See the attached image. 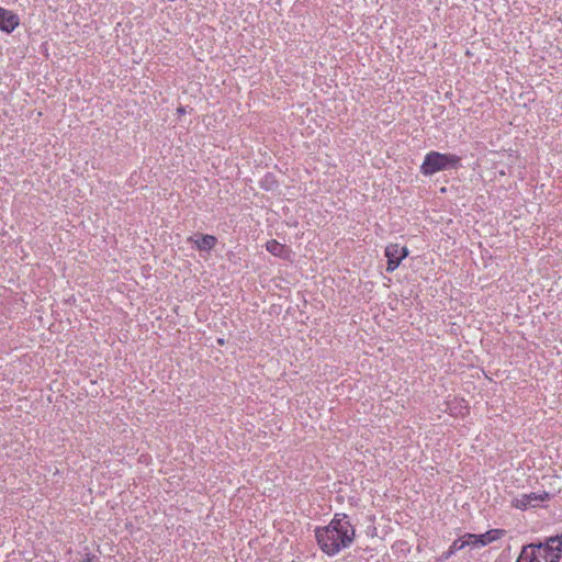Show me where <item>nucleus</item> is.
Masks as SVG:
<instances>
[{"label": "nucleus", "instance_id": "39448f33", "mask_svg": "<svg viewBox=\"0 0 562 562\" xmlns=\"http://www.w3.org/2000/svg\"><path fill=\"white\" fill-rule=\"evenodd\" d=\"M548 498H549V494L547 492H542V493L532 492L529 494H524L520 497L513 499V506L518 509L525 510L528 507H535L538 503L543 502Z\"/></svg>", "mask_w": 562, "mask_h": 562}, {"label": "nucleus", "instance_id": "4468645a", "mask_svg": "<svg viewBox=\"0 0 562 562\" xmlns=\"http://www.w3.org/2000/svg\"><path fill=\"white\" fill-rule=\"evenodd\" d=\"M178 112H179V113H184V109H183V108H179V109H178Z\"/></svg>", "mask_w": 562, "mask_h": 562}, {"label": "nucleus", "instance_id": "1a4fd4ad", "mask_svg": "<svg viewBox=\"0 0 562 562\" xmlns=\"http://www.w3.org/2000/svg\"><path fill=\"white\" fill-rule=\"evenodd\" d=\"M504 535L505 530L503 529H491L485 533L480 535L481 539H479V542H481V544L484 547L487 546L488 543H492L495 540L501 539Z\"/></svg>", "mask_w": 562, "mask_h": 562}, {"label": "nucleus", "instance_id": "7ed1b4c3", "mask_svg": "<svg viewBox=\"0 0 562 562\" xmlns=\"http://www.w3.org/2000/svg\"><path fill=\"white\" fill-rule=\"evenodd\" d=\"M516 562H557V555L548 557L542 543L525 546Z\"/></svg>", "mask_w": 562, "mask_h": 562}, {"label": "nucleus", "instance_id": "9d476101", "mask_svg": "<svg viewBox=\"0 0 562 562\" xmlns=\"http://www.w3.org/2000/svg\"><path fill=\"white\" fill-rule=\"evenodd\" d=\"M266 249L272 254L273 256L283 257L286 251L285 246L277 241L276 239H271L267 241Z\"/></svg>", "mask_w": 562, "mask_h": 562}, {"label": "nucleus", "instance_id": "ddd939ff", "mask_svg": "<svg viewBox=\"0 0 562 562\" xmlns=\"http://www.w3.org/2000/svg\"><path fill=\"white\" fill-rule=\"evenodd\" d=\"M453 553H450V549L442 553L441 560H448Z\"/></svg>", "mask_w": 562, "mask_h": 562}, {"label": "nucleus", "instance_id": "f257e3e1", "mask_svg": "<svg viewBox=\"0 0 562 562\" xmlns=\"http://www.w3.org/2000/svg\"><path fill=\"white\" fill-rule=\"evenodd\" d=\"M315 536L321 550L335 555L353 542L356 531L347 515L336 514L327 526L316 529Z\"/></svg>", "mask_w": 562, "mask_h": 562}, {"label": "nucleus", "instance_id": "6e6552de", "mask_svg": "<svg viewBox=\"0 0 562 562\" xmlns=\"http://www.w3.org/2000/svg\"><path fill=\"white\" fill-rule=\"evenodd\" d=\"M542 547L546 548L548 557L557 555L558 561L562 552V536L550 537L546 543H542Z\"/></svg>", "mask_w": 562, "mask_h": 562}, {"label": "nucleus", "instance_id": "f8f14e48", "mask_svg": "<svg viewBox=\"0 0 562 562\" xmlns=\"http://www.w3.org/2000/svg\"><path fill=\"white\" fill-rule=\"evenodd\" d=\"M464 540L468 541V547H472V548H480V547H483L481 544V542H479V539L480 538V535H474V533H465L464 536Z\"/></svg>", "mask_w": 562, "mask_h": 562}, {"label": "nucleus", "instance_id": "0eeeda50", "mask_svg": "<svg viewBox=\"0 0 562 562\" xmlns=\"http://www.w3.org/2000/svg\"><path fill=\"white\" fill-rule=\"evenodd\" d=\"M189 243H194L196 248L201 251H210L217 243V239L213 235H200L199 238L190 236Z\"/></svg>", "mask_w": 562, "mask_h": 562}, {"label": "nucleus", "instance_id": "20e7f679", "mask_svg": "<svg viewBox=\"0 0 562 562\" xmlns=\"http://www.w3.org/2000/svg\"><path fill=\"white\" fill-rule=\"evenodd\" d=\"M408 256V249L406 247H400L398 244H390L385 248V257L387 258L386 271L393 272L402 260Z\"/></svg>", "mask_w": 562, "mask_h": 562}, {"label": "nucleus", "instance_id": "9b49d317", "mask_svg": "<svg viewBox=\"0 0 562 562\" xmlns=\"http://www.w3.org/2000/svg\"><path fill=\"white\" fill-rule=\"evenodd\" d=\"M468 541L464 540V537H460L459 539L454 540L452 544L450 546V553H456L457 551H460L468 547Z\"/></svg>", "mask_w": 562, "mask_h": 562}, {"label": "nucleus", "instance_id": "423d86ee", "mask_svg": "<svg viewBox=\"0 0 562 562\" xmlns=\"http://www.w3.org/2000/svg\"><path fill=\"white\" fill-rule=\"evenodd\" d=\"M19 25V16L7 9L0 8V30L11 33Z\"/></svg>", "mask_w": 562, "mask_h": 562}, {"label": "nucleus", "instance_id": "f03ea898", "mask_svg": "<svg viewBox=\"0 0 562 562\" xmlns=\"http://www.w3.org/2000/svg\"><path fill=\"white\" fill-rule=\"evenodd\" d=\"M461 158L452 154H441L439 151H429L420 166V170L425 176H432L436 172L456 168Z\"/></svg>", "mask_w": 562, "mask_h": 562}]
</instances>
